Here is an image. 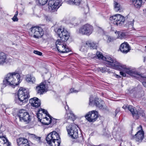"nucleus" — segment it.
<instances>
[{
	"instance_id": "48",
	"label": "nucleus",
	"mask_w": 146,
	"mask_h": 146,
	"mask_svg": "<svg viewBox=\"0 0 146 146\" xmlns=\"http://www.w3.org/2000/svg\"><path fill=\"white\" fill-rule=\"evenodd\" d=\"M122 108L124 109L125 110H126L127 108V106L126 105H124L123 106Z\"/></svg>"
},
{
	"instance_id": "27",
	"label": "nucleus",
	"mask_w": 146,
	"mask_h": 146,
	"mask_svg": "<svg viewBox=\"0 0 146 146\" xmlns=\"http://www.w3.org/2000/svg\"><path fill=\"white\" fill-rule=\"evenodd\" d=\"M142 0H132V2L134 6L136 8H140L142 3Z\"/></svg>"
},
{
	"instance_id": "37",
	"label": "nucleus",
	"mask_w": 146,
	"mask_h": 146,
	"mask_svg": "<svg viewBox=\"0 0 146 146\" xmlns=\"http://www.w3.org/2000/svg\"><path fill=\"white\" fill-rule=\"evenodd\" d=\"M18 14V11H17L15 12V14L13 17L12 18L13 21H17L18 20V19L17 17V16Z\"/></svg>"
},
{
	"instance_id": "45",
	"label": "nucleus",
	"mask_w": 146,
	"mask_h": 146,
	"mask_svg": "<svg viewBox=\"0 0 146 146\" xmlns=\"http://www.w3.org/2000/svg\"><path fill=\"white\" fill-rule=\"evenodd\" d=\"M65 104H66V106L65 107V108L66 111H67V110H69V107L68 106L67 104V102H65Z\"/></svg>"
},
{
	"instance_id": "17",
	"label": "nucleus",
	"mask_w": 146,
	"mask_h": 146,
	"mask_svg": "<svg viewBox=\"0 0 146 146\" xmlns=\"http://www.w3.org/2000/svg\"><path fill=\"white\" fill-rule=\"evenodd\" d=\"M29 102L32 106L35 108L39 107L41 104L40 100L36 97L30 99Z\"/></svg>"
},
{
	"instance_id": "6",
	"label": "nucleus",
	"mask_w": 146,
	"mask_h": 146,
	"mask_svg": "<svg viewBox=\"0 0 146 146\" xmlns=\"http://www.w3.org/2000/svg\"><path fill=\"white\" fill-rule=\"evenodd\" d=\"M68 135L73 139H76L78 136L77 126L74 124H70L66 127Z\"/></svg>"
},
{
	"instance_id": "16",
	"label": "nucleus",
	"mask_w": 146,
	"mask_h": 146,
	"mask_svg": "<svg viewBox=\"0 0 146 146\" xmlns=\"http://www.w3.org/2000/svg\"><path fill=\"white\" fill-rule=\"evenodd\" d=\"M88 47H89L91 49H96L97 46L96 44L94 43L93 42L88 41L83 44L80 50L82 52H85L86 51V48Z\"/></svg>"
},
{
	"instance_id": "49",
	"label": "nucleus",
	"mask_w": 146,
	"mask_h": 146,
	"mask_svg": "<svg viewBox=\"0 0 146 146\" xmlns=\"http://www.w3.org/2000/svg\"><path fill=\"white\" fill-rule=\"evenodd\" d=\"M115 76L117 78H121V76H120L116 74H115Z\"/></svg>"
},
{
	"instance_id": "19",
	"label": "nucleus",
	"mask_w": 146,
	"mask_h": 146,
	"mask_svg": "<svg viewBox=\"0 0 146 146\" xmlns=\"http://www.w3.org/2000/svg\"><path fill=\"white\" fill-rule=\"evenodd\" d=\"M119 49L123 53H127L130 50V47L127 42H124L121 44Z\"/></svg>"
},
{
	"instance_id": "24",
	"label": "nucleus",
	"mask_w": 146,
	"mask_h": 146,
	"mask_svg": "<svg viewBox=\"0 0 146 146\" xmlns=\"http://www.w3.org/2000/svg\"><path fill=\"white\" fill-rule=\"evenodd\" d=\"M65 118L67 119H70L73 121L75 119V116L72 111H67L65 115Z\"/></svg>"
},
{
	"instance_id": "46",
	"label": "nucleus",
	"mask_w": 146,
	"mask_h": 146,
	"mask_svg": "<svg viewBox=\"0 0 146 146\" xmlns=\"http://www.w3.org/2000/svg\"><path fill=\"white\" fill-rule=\"evenodd\" d=\"M112 40V39L111 38V37H109L108 38V39L107 40V41L108 42H110Z\"/></svg>"
},
{
	"instance_id": "7",
	"label": "nucleus",
	"mask_w": 146,
	"mask_h": 146,
	"mask_svg": "<svg viewBox=\"0 0 146 146\" xmlns=\"http://www.w3.org/2000/svg\"><path fill=\"white\" fill-rule=\"evenodd\" d=\"M50 82L45 80L36 87V90L37 93L40 94H43L44 92L48 90Z\"/></svg>"
},
{
	"instance_id": "26",
	"label": "nucleus",
	"mask_w": 146,
	"mask_h": 146,
	"mask_svg": "<svg viewBox=\"0 0 146 146\" xmlns=\"http://www.w3.org/2000/svg\"><path fill=\"white\" fill-rule=\"evenodd\" d=\"M26 80L28 82H31L32 83H35V78L33 75H27L26 77Z\"/></svg>"
},
{
	"instance_id": "51",
	"label": "nucleus",
	"mask_w": 146,
	"mask_h": 146,
	"mask_svg": "<svg viewBox=\"0 0 146 146\" xmlns=\"http://www.w3.org/2000/svg\"><path fill=\"white\" fill-rule=\"evenodd\" d=\"M80 138L81 139L80 140L81 141L82 140H83V137H81Z\"/></svg>"
},
{
	"instance_id": "8",
	"label": "nucleus",
	"mask_w": 146,
	"mask_h": 146,
	"mask_svg": "<svg viewBox=\"0 0 146 146\" xmlns=\"http://www.w3.org/2000/svg\"><path fill=\"white\" fill-rule=\"evenodd\" d=\"M61 4L60 0H50L48 2V9L51 12L56 11Z\"/></svg>"
},
{
	"instance_id": "43",
	"label": "nucleus",
	"mask_w": 146,
	"mask_h": 146,
	"mask_svg": "<svg viewBox=\"0 0 146 146\" xmlns=\"http://www.w3.org/2000/svg\"><path fill=\"white\" fill-rule=\"evenodd\" d=\"M120 110L119 108H117L115 111V115L120 111Z\"/></svg>"
},
{
	"instance_id": "39",
	"label": "nucleus",
	"mask_w": 146,
	"mask_h": 146,
	"mask_svg": "<svg viewBox=\"0 0 146 146\" xmlns=\"http://www.w3.org/2000/svg\"><path fill=\"white\" fill-rule=\"evenodd\" d=\"M56 123V119L53 118L51 117V120H50V123L53 125L55 124Z\"/></svg>"
},
{
	"instance_id": "30",
	"label": "nucleus",
	"mask_w": 146,
	"mask_h": 146,
	"mask_svg": "<svg viewBox=\"0 0 146 146\" xmlns=\"http://www.w3.org/2000/svg\"><path fill=\"white\" fill-rule=\"evenodd\" d=\"M29 136L30 138L35 140L38 142H40V137H38L35 134L29 133Z\"/></svg>"
},
{
	"instance_id": "50",
	"label": "nucleus",
	"mask_w": 146,
	"mask_h": 146,
	"mask_svg": "<svg viewBox=\"0 0 146 146\" xmlns=\"http://www.w3.org/2000/svg\"><path fill=\"white\" fill-rule=\"evenodd\" d=\"M23 146H31L29 144V143H27V144H26V145H23Z\"/></svg>"
},
{
	"instance_id": "15",
	"label": "nucleus",
	"mask_w": 146,
	"mask_h": 146,
	"mask_svg": "<svg viewBox=\"0 0 146 146\" xmlns=\"http://www.w3.org/2000/svg\"><path fill=\"white\" fill-rule=\"evenodd\" d=\"M127 109L131 112L133 117L135 119H138L140 116L143 117L145 115L144 113L142 111L140 110L135 111L134 107L132 106H129L127 107Z\"/></svg>"
},
{
	"instance_id": "33",
	"label": "nucleus",
	"mask_w": 146,
	"mask_h": 146,
	"mask_svg": "<svg viewBox=\"0 0 146 146\" xmlns=\"http://www.w3.org/2000/svg\"><path fill=\"white\" fill-rule=\"evenodd\" d=\"M118 35V38L122 39L126 37V35L125 33L121 31L117 32Z\"/></svg>"
},
{
	"instance_id": "21",
	"label": "nucleus",
	"mask_w": 146,
	"mask_h": 146,
	"mask_svg": "<svg viewBox=\"0 0 146 146\" xmlns=\"http://www.w3.org/2000/svg\"><path fill=\"white\" fill-rule=\"evenodd\" d=\"M18 146H23L29 143L28 140L24 137H20L16 140Z\"/></svg>"
},
{
	"instance_id": "2",
	"label": "nucleus",
	"mask_w": 146,
	"mask_h": 146,
	"mask_svg": "<svg viewBox=\"0 0 146 146\" xmlns=\"http://www.w3.org/2000/svg\"><path fill=\"white\" fill-rule=\"evenodd\" d=\"M20 75L16 72L9 73L5 76L3 80V87L17 86L21 82Z\"/></svg>"
},
{
	"instance_id": "31",
	"label": "nucleus",
	"mask_w": 146,
	"mask_h": 146,
	"mask_svg": "<svg viewBox=\"0 0 146 146\" xmlns=\"http://www.w3.org/2000/svg\"><path fill=\"white\" fill-rule=\"evenodd\" d=\"M80 23L78 19H76L75 17H72L70 20V23L74 26L77 25Z\"/></svg>"
},
{
	"instance_id": "35",
	"label": "nucleus",
	"mask_w": 146,
	"mask_h": 146,
	"mask_svg": "<svg viewBox=\"0 0 146 146\" xmlns=\"http://www.w3.org/2000/svg\"><path fill=\"white\" fill-rule=\"evenodd\" d=\"M39 111L42 113H43L44 115H46V116L49 115V114H48V112L45 109L41 108L39 110Z\"/></svg>"
},
{
	"instance_id": "13",
	"label": "nucleus",
	"mask_w": 146,
	"mask_h": 146,
	"mask_svg": "<svg viewBox=\"0 0 146 146\" xmlns=\"http://www.w3.org/2000/svg\"><path fill=\"white\" fill-rule=\"evenodd\" d=\"M57 33L61 40L65 41L67 40L69 38L70 35L65 29L60 28L57 31Z\"/></svg>"
},
{
	"instance_id": "25",
	"label": "nucleus",
	"mask_w": 146,
	"mask_h": 146,
	"mask_svg": "<svg viewBox=\"0 0 146 146\" xmlns=\"http://www.w3.org/2000/svg\"><path fill=\"white\" fill-rule=\"evenodd\" d=\"M49 118H48L47 117H45L43 119H40V122L42 124L44 125H48L50 123V120H51V116L49 115H47Z\"/></svg>"
},
{
	"instance_id": "53",
	"label": "nucleus",
	"mask_w": 146,
	"mask_h": 146,
	"mask_svg": "<svg viewBox=\"0 0 146 146\" xmlns=\"http://www.w3.org/2000/svg\"><path fill=\"white\" fill-rule=\"evenodd\" d=\"M145 48H146V46H145Z\"/></svg>"
},
{
	"instance_id": "14",
	"label": "nucleus",
	"mask_w": 146,
	"mask_h": 146,
	"mask_svg": "<svg viewBox=\"0 0 146 146\" xmlns=\"http://www.w3.org/2000/svg\"><path fill=\"white\" fill-rule=\"evenodd\" d=\"M85 117L89 122H94L98 117V112L96 110H92L89 111L85 115Z\"/></svg>"
},
{
	"instance_id": "42",
	"label": "nucleus",
	"mask_w": 146,
	"mask_h": 146,
	"mask_svg": "<svg viewBox=\"0 0 146 146\" xmlns=\"http://www.w3.org/2000/svg\"><path fill=\"white\" fill-rule=\"evenodd\" d=\"M70 93H76L78 92V91L75 90L74 88H71L70 90Z\"/></svg>"
},
{
	"instance_id": "22",
	"label": "nucleus",
	"mask_w": 146,
	"mask_h": 146,
	"mask_svg": "<svg viewBox=\"0 0 146 146\" xmlns=\"http://www.w3.org/2000/svg\"><path fill=\"white\" fill-rule=\"evenodd\" d=\"M119 14H117L110 17L109 19L111 23H113L117 26V23H118L119 19H120L119 18Z\"/></svg>"
},
{
	"instance_id": "36",
	"label": "nucleus",
	"mask_w": 146,
	"mask_h": 146,
	"mask_svg": "<svg viewBox=\"0 0 146 146\" xmlns=\"http://www.w3.org/2000/svg\"><path fill=\"white\" fill-rule=\"evenodd\" d=\"M43 114L42 113L38 111L37 114V117L38 119L40 121V119H43L45 117L43 116Z\"/></svg>"
},
{
	"instance_id": "32",
	"label": "nucleus",
	"mask_w": 146,
	"mask_h": 146,
	"mask_svg": "<svg viewBox=\"0 0 146 146\" xmlns=\"http://www.w3.org/2000/svg\"><path fill=\"white\" fill-rule=\"evenodd\" d=\"M81 0H69L68 2L70 5H79L81 2Z\"/></svg>"
},
{
	"instance_id": "52",
	"label": "nucleus",
	"mask_w": 146,
	"mask_h": 146,
	"mask_svg": "<svg viewBox=\"0 0 146 146\" xmlns=\"http://www.w3.org/2000/svg\"><path fill=\"white\" fill-rule=\"evenodd\" d=\"M86 7V8H87V9L88 10H89V8H88V7Z\"/></svg>"
},
{
	"instance_id": "5",
	"label": "nucleus",
	"mask_w": 146,
	"mask_h": 146,
	"mask_svg": "<svg viewBox=\"0 0 146 146\" xmlns=\"http://www.w3.org/2000/svg\"><path fill=\"white\" fill-rule=\"evenodd\" d=\"M30 35L35 38H41L43 34V30L40 27H33L29 30Z\"/></svg>"
},
{
	"instance_id": "4",
	"label": "nucleus",
	"mask_w": 146,
	"mask_h": 146,
	"mask_svg": "<svg viewBox=\"0 0 146 146\" xmlns=\"http://www.w3.org/2000/svg\"><path fill=\"white\" fill-rule=\"evenodd\" d=\"M46 141L50 146H59L61 142L59 135L55 131H53L47 136Z\"/></svg>"
},
{
	"instance_id": "23",
	"label": "nucleus",
	"mask_w": 146,
	"mask_h": 146,
	"mask_svg": "<svg viewBox=\"0 0 146 146\" xmlns=\"http://www.w3.org/2000/svg\"><path fill=\"white\" fill-rule=\"evenodd\" d=\"M7 61L6 54L3 52L0 53V64L7 63Z\"/></svg>"
},
{
	"instance_id": "34",
	"label": "nucleus",
	"mask_w": 146,
	"mask_h": 146,
	"mask_svg": "<svg viewBox=\"0 0 146 146\" xmlns=\"http://www.w3.org/2000/svg\"><path fill=\"white\" fill-rule=\"evenodd\" d=\"M134 21H129L128 23V27L129 30L132 29L133 28Z\"/></svg>"
},
{
	"instance_id": "20",
	"label": "nucleus",
	"mask_w": 146,
	"mask_h": 146,
	"mask_svg": "<svg viewBox=\"0 0 146 146\" xmlns=\"http://www.w3.org/2000/svg\"><path fill=\"white\" fill-rule=\"evenodd\" d=\"M144 137V131H138L133 137V138L138 142L141 141Z\"/></svg>"
},
{
	"instance_id": "47",
	"label": "nucleus",
	"mask_w": 146,
	"mask_h": 146,
	"mask_svg": "<svg viewBox=\"0 0 146 146\" xmlns=\"http://www.w3.org/2000/svg\"><path fill=\"white\" fill-rule=\"evenodd\" d=\"M1 107L3 110H5L6 109L5 105L4 104H2L1 105Z\"/></svg>"
},
{
	"instance_id": "1",
	"label": "nucleus",
	"mask_w": 146,
	"mask_h": 146,
	"mask_svg": "<svg viewBox=\"0 0 146 146\" xmlns=\"http://www.w3.org/2000/svg\"><path fill=\"white\" fill-rule=\"evenodd\" d=\"M96 55L98 58L106 61L105 64L108 67L118 70H123L127 74L135 77L142 82L143 85L146 88L145 74H141L136 71H133L130 68H127L125 65L118 62L116 59L111 58L109 56H104L102 53L99 52H97Z\"/></svg>"
},
{
	"instance_id": "9",
	"label": "nucleus",
	"mask_w": 146,
	"mask_h": 146,
	"mask_svg": "<svg viewBox=\"0 0 146 146\" xmlns=\"http://www.w3.org/2000/svg\"><path fill=\"white\" fill-rule=\"evenodd\" d=\"M61 40H58L56 42V44L58 50L62 53H67L70 51V49L67 48L66 44Z\"/></svg>"
},
{
	"instance_id": "18",
	"label": "nucleus",
	"mask_w": 146,
	"mask_h": 146,
	"mask_svg": "<svg viewBox=\"0 0 146 146\" xmlns=\"http://www.w3.org/2000/svg\"><path fill=\"white\" fill-rule=\"evenodd\" d=\"M7 139L3 135L2 132H0V146H10Z\"/></svg>"
},
{
	"instance_id": "12",
	"label": "nucleus",
	"mask_w": 146,
	"mask_h": 146,
	"mask_svg": "<svg viewBox=\"0 0 146 146\" xmlns=\"http://www.w3.org/2000/svg\"><path fill=\"white\" fill-rule=\"evenodd\" d=\"M89 105L92 106H95L100 109L106 110L107 109L106 108H105V106L104 101H98L96 99L93 100V98L92 97L90 98Z\"/></svg>"
},
{
	"instance_id": "44",
	"label": "nucleus",
	"mask_w": 146,
	"mask_h": 146,
	"mask_svg": "<svg viewBox=\"0 0 146 146\" xmlns=\"http://www.w3.org/2000/svg\"><path fill=\"white\" fill-rule=\"evenodd\" d=\"M120 73L121 75H122V76L124 77H125L126 76V74L125 73H124L123 72H120Z\"/></svg>"
},
{
	"instance_id": "10",
	"label": "nucleus",
	"mask_w": 146,
	"mask_h": 146,
	"mask_svg": "<svg viewBox=\"0 0 146 146\" xmlns=\"http://www.w3.org/2000/svg\"><path fill=\"white\" fill-rule=\"evenodd\" d=\"M20 120L21 121L27 122L28 123L31 120V116L26 110L21 109L19 110L18 114Z\"/></svg>"
},
{
	"instance_id": "40",
	"label": "nucleus",
	"mask_w": 146,
	"mask_h": 146,
	"mask_svg": "<svg viewBox=\"0 0 146 146\" xmlns=\"http://www.w3.org/2000/svg\"><path fill=\"white\" fill-rule=\"evenodd\" d=\"M33 52L35 54H37L39 56H41L42 54V53L41 52L37 50H35Z\"/></svg>"
},
{
	"instance_id": "29",
	"label": "nucleus",
	"mask_w": 146,
	"mask_h": 146,
	"mask_svg": "<svg viewBox=\"0 0 146 146\" xmlns=\"http://www.w3.org/2000/svg\"><path fill=\"white\" fill-rule=\"evenodd\" d=\"M114 10L116 12L121 10V7L120 4L117 2L114 1Z\"/></svg>"
},
{
	"instance_id": "41",
	"label": "nucleus",
	"mask_w": 146,
	"mask_h": 146,
	"mask_svg": "<svg viewBox=\"0 0 146 146\" xmlns=\"http://www.w3.org/2000/svg\"><path fill=\"white\" fill-rule=\"evenodd\" d=\"M137 129L139 130L138 131H143L142 130V126L141 125H140L139 127H137Z\"/></svg>"
},
{
	"instance_id": "3",
	"label": "nucleus",
	"mask_w": 146,
	"mask_h": 146,
	"mask_svg": "<svg viewBox=\"0 0 146 146\" xmlns=\"http://www.w3.org/2000/svg\"><path fill=\"white\" fill-rule=\"evenodd\" d=\"M17 97L15 98V103L20 105L23 104L28 101L30 97L29 91L25 88H20L18 91Z\"/></svg>"
},
{
	"instance_id": "38",
	"label": "nucleus",
	"mask_w": 146,
	"mask_h": 146,
	"mask_svg": "<svg viewBox=\"0 0 146 146\" xmlns=\"http://www.w3.org/2000/svg\"><path fill=\"white\" fill-rule=\"evenodd\" d=\"M100 71L102 73H104L105 72H109V69L106 67L101 68H100Z\"/></svg>"
},
{
	"instance_id": "11",
	"label": "nucleus",
	"mask_w": 146,
	"mask_h": 146,
	"mask_svg": "<svg viewBox=\"0 0 146 146\" xmlns=\"http://www.w3.org/2000/svg\"><path fill=\"white\" fill-rule=\"evenodd\" d=\"M93 27L89 24H87L81 27L79 29V33L82 35H89L93 31Z\"/></svg>"
},
{
	"instance_id": "28",
	"label": "nucleus",
	"mask_w": 146,
	"mask_h": 146,
	"mask_svg": "<svg viewBox=\"0 0 146 146\" xmlns=\"http://www.w3.org/2000/svg\"><path fill=\"white\" fill-rule=\"evenodd\" d=\"M119 18L120 19H119L118 23H117L116 26L117 27H120L122 26L123 24L125 21L124 17L120 14Z\"/></svg>"
}]
</instances>
